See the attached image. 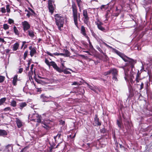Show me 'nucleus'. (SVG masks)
Here are the masks:
<instances>
[{
	"label": "nucleus",
	"instance_id": "obj_32",
	"mask_svg": "<svg viewBox=\"0 0 152 152\" xmlns=\"http://www.w3.org/2000/svg\"><path fill=\"white\" fill-rule=\"evenodd\" d=\"M122 122L119 121L118 120L117 121V124L118 125V127L120 128H121L122 127Z\"/></svg>",
	"mask_w": 152,
	"mask_h": 152
},
{
	"label": "nucleus",
	"instance_id": "obj_62",
	"mask_svg": "<svg viewBox=\"0 0 152 152\" xmlns=\"http://www.w3.org/2000/svg\"><path fill=\"white\" fill-rule=\"evenodd\" d=\"M98 50L101 53H103V52L102 51V50L101 49V48H97Z\"/></svg>",
	"mask_w": 152,
	"mask_h": 152
},
{
	"label": "nucleus",
	"instance_id": "obj_50",
	"mask_svg": "<svg viewBox=\"0 0 152 152\" xmlns=\"http://www.w3.org/2000/svg\"><path fill=\"white\" fill-rule=\"evenodd\" d=\"M120 12H121V11L119 10V12H118L117 13H114L113 14V15L115 16H116V17L118 16L119 15V14L120 13Z\"/></svg>",
	"mask_w": 152,
	"mask_h": 152
},
{
	"label": "nucleus",
	"instance_id": "obj_42",
	"mask_svg": "<svg viewBox=\"0 0 152 152\" xmlns=\"http://www.w3.org/2000/svg\"><path fill=\"white\" fill-rule=\"evenodd\" d=\"M5 77L3 76H0V83H2L4 80Z\"/></svg>",
	"mask_w": 152,
	"mask_h": 152
},
{
	"label": "nucleus",
	"instance_id": "obj_3",
	"mask_svg": "<svg viewBox=\"0 0 152 152\" xmlns=\"http://www.w3.org/2000/svg\"><path fill=\"white\" fill-rule=\"evenodd\" d=\"M56 25L57 26L58 30L61 31V28H63L64 22V17L60 14H57L54 15Z\"/></svg>",
	"mask_w": 152,
	"mask_h": 152
},
{
	"label": "nucleus",
	"instance_id": "obj_18",
	"mask_svg": "<svg viewBox=\"0 0 152 152\" xmlns=\"http://www.w3.org/2000/svg\"><path fill=\"white\" fill-rule=\"evenodd\" d=\"M19 108L22 110L24 107L27 106V103L26 102H22L19 103Z\"/></svg>",
	"mask_w": 152,
	"mask_h": 152
},
{
	"label": "nucleus",
	"instance_id": "obj_40",
	"mask_svg": "<svg viewBox=\"0 0 152 152\" xmlns=\"http://www.w3.org/2000/svg\"><path fill=\"white\" fill-rule=\"evenodd\" d=\"M91 33L92 35L95 38H96L97 37V35L93 31H91Z\"/></svg>",
	"mask_w": 152,
	"mask_h": 152
},
{
	"label": "nucleus",
	"instance_id": "obj_24",
	"mask_svg": "<svg viewBox=\"0 0 152 152\" xmlns=\"http://www.w3.org/2000/svg\"><path fill=\"white\" fill-rule=\"evenodd\" d=\"M114 69L115 68H111L108 71H107L106 72H105L104 73V75H110L111 73L112 74L113 72V71H114Z\"/></svg>",
	"mask_w": 152,
	"mask_h": 152
},
{
	"label": "nucleus",
	"instance_id": "obj_35",
	"mask_svg": "<svg viewBox=\"0 0 152 152\" xmlns=\"http://www.w3.org/2000/svg\"><path fill=\"white\" fill-rule=\"evenodd\" d=\"M3 111L4 112H8L11 111V108L9 107H8L4 108L3 109Z\"/></svg>",
	"mask_w": 152,
	"mask_h": 152
},
{
	"label": "nucleus",
	"instance_id": "obj_37",
	"mask_svg": "<svg viewBox=\"0 0 152 152\" xmlns=\"http://www.w3.org/2000/svg\"><path fill=\"white\" fill-rule=\"evenodd\" d=\"M28 9L29 11H30L32 12V13L34 14V16H35L37 15L36 13L32 9H31L30 7H28Z\"/></svg>",
	"mask_w": 152,
	"mask_h": 152
},
{
	"label": "nucleus",
	"instance_id": "obj_25",
	"mask_svg": "<svg viewBox=\"0 0 152 152\" xmlns=\"http://www.w3.org/2000/svg\"><path fill=\"white\" fill-rule=\"evenodd\" d=\"M47 80V79H46V80ZM36 81L38 83L42 84H45L48 83V82L46 80L44 81L41 80H37Z\"/></svg>",
	"mask_w": 152,
	"mask_h": 152
},
{
	"label": "nucleus",
	"instance_id": "obj_26",
	"mask_svg": "<svg viewBox=\"0 0 152 152\" xmlns=\"http://www.w3.org/2000/svg\"><path fill=\"white\" fill-rule=\"evenodd\" d=\"M67 69H69V70H70V71H72V69L69 68H66L64 70L61 69V70H62V71H61V72H63L64 74H70L71 72H70L68 71L67 70Z\"/></svg>",
	"mask_w": 152,
	"mask_h": 152
},
{
	"label": "nucleus",
	"instance_id": "obj_15",
	"mask_svg": "<svg viewBox=\"0 0 152 152\" xmlns=\"http://www.w3.org/2000/svg\"><path fill=\"white\" fill-rule=\"evenodd\" d=\"M48 9L49 12L51 15H52L54 12V7L53 4H48Z\"/></svg>",
	"mask_w": 152,
	"mask_h": 152
},
{
	"label": "nucleus",
	"instance_id": "obj_44",
	"mask_svg": "<svg viewBox=\"0 0 152 152\" xmlns=\"http://www.w3.org/2000/svg\"><path fill=\"white\" fill-rule=\"evenodd\" d=\"M33 69V67L32 66L31 68V70L30 71L29 73L28 74L29 76H30L31 77L32 75L33 74V72L32 71Z\"/></svg>",
	"mask_w": 152,
	"mask_h": 152
},
{
	"label": "nucleus",
	"instance_id": "obj_46",
	"mask_svg": "<svg viewBox=\"0 0 152 152\" xmlns=\"http://www.w3.org/2000/svg\"><path fill=\"white\" fill-rule=\"evenodd\" d=\"M44 126L42 125V126L43 127L46 128V129H48L49 128V126H48V124H47L44 123L43 124Z\"/></svg>",
	"mask_w": 152,
	"mask_h": 152
},
{
	"label": "nucleus",
	"instance_id": "obj_28",
	"mask_svg": "<svg viewBox=\"0 0 152 152\" xmlns=\"http://www.w3.org/2000/svg\"><path fill=\"white\" fill-rule=\"evenodd\" d=\"M14 31L15 34L17 36H19V33L16 27L14 26L13 27Z\"/></svg>",
	"mask_w": 152,
	"mask_h": 152
},
{
	"label": "nucleus",
	"instance_id": "obj_4",
	"mask_svg": "<svg viewBox=\"0 0 152 152\" xmlns=\"http://www.w3.org/2000/svg\"><path fill=\"white\" fill-rule=\"evenodd\" d=\"M28 118L31 121H34L38 123L41 122L42 117L40 115H39L37 113H34L29 114Z\"/></svg>",
	"mask_w": 152,
	"mask_h": 152
},
{
	"label": "nucleus",
	"instance_id": "obj_21",
	"mask_svg": "<svg viewBox=\"0 0 152 152\" xmlns=\"http://www.w3.org/2000/svg\"><path fill=\"white\" fill-rule=\"evenodd\" d=\"M7 135V132L5 130L0 129V136H4Z\"/></svg>",
	"mask_w": 152,
	"mask_h": 152
},
{
	"label": "nucleus",
	"instance_id": "obj_33",
	"mask_svg": "<svg viewBox=\"0 0 152 152\" xmlns=\"http://www.w3.org/2000/svg\"><path fill=\"white\" fill-rule=\"evenodd\" d=\"M3 26V28L5 30L8 29L9 28V26L7 24H4Z\"/></svg>",
	"mask_w": 152,
	"mask_h": 152
},
{
	"label": "nucleus",
	"instance_id": "obj_13",
	"mask_svg": "<svg viewBox=\"0 0 152 152\" xmlns=\"http://www.w3.org/2000/svg\"><path fill=\"white\" fill-rule=\"evenodd\" d=\"M117 72L118 71L115 68L113 72V79L115 81H117L118 80L117 78Z\"/></svg>",
	"mask_w": 152,
	"mask_h": 152
},
{
	"label": "nucleus",
	"instance_id": "obj_45",
	"mask_svg": "<svg viewBox=\"0 0 152 152\" xmlns=\"http://www.w3.org/2000/svg\"><path fill=\"white\" fill-rule=\"evenodd\" d=\"M8 23L10 24H11L12 23H13L14 22V20H12V19H10V18H9L8 19Z\"/></svg>",
	"mask_w": 152,
	"mask_h": 152
},
{
	"label": "nucleus",
	"instance_id": "obj_20",
	"mask_svg": "<svg viewBox=\"0 0 152 152\" xmlns=\"http://www.w3.org/2000/svg\"><path fill=\"white\" fill-rule=\"evenodd\" d=\"M16 123L18 128H20L23 125L22 122L19 119H17Z\"/></svg>",
	"mask_w": 152,
	"mask_h": 152
},
{
	"label": "nucleus",
	"instance_id": "obj_39",
	"mask_svg": "<svg viewBox=\"0 0 152 152\" xmlns=\"http://www.w3.org/2000/svg\"><path fill=\"white\" fill-rule=\"evenodd\" d=\"M107 8V7L106 5H102L100 7V9L103 10H105Z\"/></svg>",
	"mask_w": 152,
	"mask_h": 152
},
{
	"label": "nucleus",
	"instance_id": "obj_58",
	"mask_svg": "<svg viewBox=\"0 0 152 152\" xmlns=\"http://www.w3.org/2000/svg\"><path fill=\"white\" fill-rule=\"evenodd\" d=\"M78 83L77 82H74L72 84V85H77Z\"/></svg>",
	"mask_w": 152,
	"mask_h": 152
},
{
	"label": "nucleus",
	"instance_id": "obj_55",
	"mask_svg": "<svg viewBox=\"0 0 152 152\" xmlns=\"http://www.w3.org/2000/svg\"><path fill=\"white\" fill-rule=\"evenodd\" d=\"M108 12H107L106 13V14H105V17H106V20H108V17H108Z\"/></svg>",
	"mask_w": 152,
	"mask_h": 152
},
{
	"label": "nucleus",
	"instance_id": "obj_43",
	"mask_svg": "<svg viewBox=\"0 0 152 152\" xmlns=\"http://www.w3.org/2000/svg\"><path fill=\"white\" fill-rule=\"evenodd\" d=\"M45 62L48 66H50V62H49V61L47 59H45Z\"/></svg>",
	"mask_w": 152,
	"mask_h": 152
},
{
	"label": "nucleus",
	"instance_id": "obj_2",
	"mask_svg": "<svg viewBox=\"0 0 152 152\" xmlns=\"http://www.w3.org/2000/svg\"><path fill=\"white\" fill-rule=\"evenodd\" d=\"M72 16L75 25L77 28H78L77 22L78 18L80 20V14L78 13L77 6L74 1L72 2Z\"/></svg>",
	"mask_w": 152,
	"mask_h": 152
},
{
	"label": "nucleus",
	"instance_id": "obj_29",
	"mask_svg": "<svg viewBox=\"0 0 152 152\" xmlns=\"http://www.w3.org/2000/svg\"><path fill=\"white\" fill-rule=\"evenodd\" d=\"M10 105L12 106L15 107L17 106V102L16 101L13 100L10 102Z\"/></svg>",
	"mask_w": 152,
	"mask_h": 152
},
{
	"label": "nucleus",
	"instance_id": "obj_10",
	"mask_svg": "<svg viewBox=\"0 0 152 152\" xmlns=\"http://www.w3.org/2000/svg\"><path fill=\"white\" fill-rule=\"evenodd\" d=\"M40 98L43 102H48L51 100L52 97L49 96H47L44 94H42L40 96Z\"/></svg>",
	"mask_w": 152,
	"mask_h": 152
},
{
	"label": "nucleus",
	"instance_id": "obj_7",
	"mask_svg": "<svg viewBox=\"0 0 152 152\" xmlns=\"http://www.w3.org/2000/svg\"><path fill=\"white\" fill-rule=\"evenodd\" d=\"M62 53H59L57 52L54 53L53 54L55 56H58L59 55L61 56H69V52L68 50L64 48Z\"/></svg>",
	"mask_w": 152,
	"mask_h": 152
},
{
	"label": "nucleus",
	"instance_id": "obj_31",
	"mask_svg": "<svg viewBox=\"0 0 152 152\" xmlns=\"http://www.w3.org/2000/svg\"><path fill=\"white\" fill-rule=\"evenodd\" d=\"M6 100V98H1L0 99V105H3L5 102Z\"/></svg>",
	"mask_w": 152,
	"mask_h": 152
},
{
	"label": "nucleus",
	"instance_id": "obj_48",
	"mask_svg": "<svg viewBox=\"0 0 152 152\" xmlns=\"http://www.w3.org/2000/svg\"><path fill=\"white\" fill-rule=\"evenodd\" d=\"M140 90H142L144 86V83H143L142 82L141 83H140Z\"/></svg>",
	"mask_w": 152,
	"mask_h": 152
},
{
	"label": "nucleus",
	"instance_id": "obj_27",
	"mask_svg": "<svg viewBox=\"0 0 152 152\" xmlns=\"http://www.w3.org/2000/svg\"><path fill=\"white\" fill-rule=\"evenodd\" d=\"M28 35L31 37L33 38L34 37V32L32 30L28 31Z\"/></svg>",
	"mask_w": 152,
	"mask_h": 152
},
{
	"label": "nucleus",
	"instance_id": "obj_12",
	"mask_svg": "<svg viewBox=\"0 0 152 152\" xmlns=\"http://www.w3.org/2000/svg\"><path fill=\"white\" fill-rule=\"evenodd\" d=\"M13 145L12 144H9L5 147V151L8 152H12Z\"/></svg>",
	"mask_w": 152,
	"mask_h": 152
},
{
	"label": "nucleus",
	"instance_id": "obj_6",
	"mask_svg": "<svg viewBox=\"0 0 152 152\" xmlns=\"http://www.w3.org/2000/svg\"><path fill=\"white\" fill-rule=\"evenodd\" d=\"M83 21L84 23L88 25L89 20V18L88 16L87 11V10H83Z\"/></svg>",
	"mask_w": 152,
	"mask_h": 152
},
{
	"label": "nucleus",
	"instance_id": "obj_14",
	"mask_svg": "<svg viewBox=\"0 0 152 152\" xmlns=\"http://www.w3.org/2000/svg\"><path fill=\"white\" fill-rule=\"evenodd\" d=\"M83 51L91 56L94 55L96 53V51L94 48H90L89 50L84 51Z\"/></svg>",
	"mask_w": 152,
	"mask_h": 152
},
{
	"label": "nucleus",
	"instance_id": "obj_64",
	"mask_svg": "<svg viewBox=\"0 0 152 152\" xmlns=\"http://www.w3.org/2000/svg\"><path fill=\"white\" fill-rule=\"evenodd\" d=\"M48 55H49L50 56H52V54L50 53L49 52H48Z\"/></svg>",
	"mask_w": 152,
	"mask_h": 152
},
{
	"label": "nucleus",
	"instance_id": "obj_47",
	"mask_svg": "<svg viewBox=\"0 0 152 152\" xmlns=\"http://www.w3.org/2000/svg\"><path fill=\"white\" fill-rule=\"evenodd\" d=\"M55 2L54 0H48V4H53Z\"/></svg>",
	"mask_w": 152,
	"mask_h": 152
},
{
	"label": "nucleus",
	"instance_id": "obj_61",
	"mask_svg": "<svg viewBox=\"0 0 152 152\" xmlns=\"http://www.w3.org/2000/svg\"><path fill=\"white\" fill-rule=\"evenodd\" d=\"M26 149V148H23L22 149L21 151H20V152H24V150H25Z\"/></svg>",
	"mask_w": 152,
	"mask_h": 152
},
{
	"label": "nucleus",
	"instance_id": "obj_5",
	"mask_svg": "<svg viewBox=\"0 0 152 152\" xmlns=\"http://www.w3.org/2000/svg\"><path fill=\"white\" fill-rule=\"evenodd\" d=\"M95 24L97 25V27L99 29L103 32H106V29L102 26V25L104 24L98 18H97L96 19Z\"/></svg>",
	"mask_w": 152,
	"mask_h": 152
},
{
	"label": "nucleus",
	"instance_id": "obj_30",
	"mask_svg": "<svg viewBox=\"0 0 152 152\" xmlns=\"http://www.w3.org/2000/svg\"><path fill=\"white\" fill-rule=\"evenodd\" d=\"M61 136V134L60 133H58V134L54 137V139L55 141L56 142L57 139H58V140L60 139V137Z\"/></svg>",
	"mask_w": 152,
	"mask_h": 152
},
{
	"label": "nucleus",
	"instance_id": "obj_52",
	"mask_svg": "<svg viewBox=\"0 0 152 152\" xmlns=\"http://www.w3.org/2000/svg\"><path fill=\"white\" fill-rule=\"evenodd\" d=\"M10 51V50L9 49H7L6 50H5L4 52L2 53L3 54H4V53H9Z\"/></svg>",
	"mask_w": 152,
	"mask_h": 152
},
{
	"label": "nucleus",
	"instance_id": "obj_16",
	"mask_svg": "<svg viewBox=\"0 0 152 152\" xmlns=\"http://www.w3.org/2000/svg\"><path fill=\"white\" fill-rule=\"evenodd\" d=\"M94 122L98 126L101 125V123L99 121V119L98 118V116L96 115H95V117L94 118Z\"/></svg>",
	"mask_w": 152,
	"mask_h": 152
},
{
	"label": "nucleus",
	"instance_id": "obj_60",
	"mask_svg": "<svg viewBox=\"0 0 152 152\" xmlns=\"http://www.w3.org/2000/svg\"><path fill=\"white\" fill-rule=\"evenodd\" d=\"M61 66H62V69H63L65 67V66H64V63H61Z\"/></svg>",
	"mask_w": 152,
	"mask_h": 152
},
{
	"label": "nucleus",
	"instance_id": "obj_34",
	"mask_svg": "<svg viewBox=\"0 0 152 152\" xmlns=\"http://www.w3.org/2000/svg\"><path fill=\"white\" fill-rule=\"evenodd\" d=\"M76 1L78 6L80 7V6H81V4L82 3V1L81 0H76Z\"/></svg>",
	"mask_w": 152,
	"mask_h": 152
},
{
	"label": "nucleus",
	"instance_id": "obj_9",
	"mask_svg": "<svg viewBox=\"0 0 152 152\" xmlns=\"http://www.w3.org/2000/svg\"><path fill=\"white\" fill-rule=\"evenodd\" d=\"M50 66H52L55 69L59 72H61L62 71L61 69L57 66L54 61H52L50 62Z\"/></svg>",
	"mask_w": 152,
	"mask_h": 152
},
{
	"label": "nucleus",
	"instance_id": "obj_59",
	"mask_svg": "<svg viewBox=\"0 0 152 152\" xmlns=\"http://www.w3.org/2000/svg\"><path fill=\"white\" fill-rule=\"evenodd\" d=\"M144 34L143 32H142L139 35V37H142L144 35Z\"/></svg>",
	"mask_w": 152,
	"mask_h": 152
},
{
	"label": "nucleus",
	"instance_id": "obj_36",
	"mask_svg": "<svg viewBox=\"0 0 152 152\" xmlns=\"http://www.w3.org/2000/svg\"><path fill=\"white\" fill-rule=\"evenodd\" d=\"M26 16L28 18H29L31 16H34V14L32 13H31L29 11H28V13L26 14Z\"/></svg>",
	"mask_w": 152,
	"mask_h": 152
},
{
	"label": "nucleus",
	"instance_id": "obj_8",
	"mask_svg": "<svg viewBox=\"0 0 152 152\" xmlns=\"http://www.w3.org/2000/svg\"><path fill=\"white\" fill-rule=\"evenodd\" d=\"M23 30L24 32L29 29L30 28V25L26 21H24L22 23Z\"/></svg>",
	"mask_w": 152,
	"mask_h": 152
},
{
	"label": "nucleus",
	"instance_id": "obj_11",
	"mask_svg": "<svg viewBox=\"0 0 152 152\" xmlns=\"http://www.w3.org/2000/svg\"><path fill=\"white\" fill-rule=\"evenodd\" d=\"M81 33L85 37L89 39V37L86 34L85 27L83 26L81 27Z\"/></svg>",
	"mask_w": 152,
	"mask_h": 152
},
{
	"label": "nucleus",
	"instance_id": "obj_54",
	"mask_svg": "<svg viewBox=\"0 0 152 152\" xmlns=\"http://www.w3.org/2000/svg\"><path fill=\"white\" fill-rule=\"evenodd\" d=\"M28 52L27 51H25L24 53V58H25L27 57V55Z\"/></svg>",
	"mask_w": 152,
	"mask_h": 152
},
{
	"label": "nucleus",
	"instance_id": "obj_49",
	"mask_svg": "<svg viewBox=\"0 0 152 152\" xmlns=\"http://www.w3.org/2000/svg\"><path fill=\"white\" fill-rule=\"evenodd\" d=\"M1 11L2 13H5L6 12V10L4 7H2L1 8Z\"/></svg>",
	"mask_w": 152,
	"mask_h": 152
},
{
	"label": "nucleus",
	"instance_id": "obj_19",
	"mask_svg": "<svg viewBox=\"0 0 152 152\" xmlns=\"http://www.w3.org/2000/svg\"><path fill=\"white\" fill-rule=\"evenodd\" d=\"M30 50V55L31 57L33 56L36 53V51L34 48H29Z\"/></svg>",
	"mask_w": 152,
	"mask_h": 152
},
{
	"label": "nucleus",
	"instance_id": "obj_41",
	"mask_svg": "<svg viewBox=\"0 0 152 152\" xmlns=\"http://www.w3.org/2000/svg\"><path fill=\"white\" fill-rule=\"evenodd\" d=\"M22 43H23L21 48H23V47L24 46V48H27V45H25L26 42H23Z\"/></svg>",
	"mask_w": 152,
	"mask_h": 152
},
{
	"label": "nucleus",
	"instance_id": "obj_23",
	"mask_svg": "<svg viewBox=\"0 0 152 152\" xmlns=\"http://www.w3.org/2000/svg\"><path fill=\"white\" fill-rule=\"evenodd\" d=\"M88 87L91 90L94 91L95 92H96V87L94 86H91L89 85L88 83H86Z\"/></svg>",
	"mask_w": 152,
	"mask_h": 152
},
{
	"label": "nucleus",
	"instance_id": "obj_53",
	"mask_svg": "<svg viewBox=\"0 0 152 152\" xmlns=\"http://www.w3.org/2000/svg\"><path fill=\"white\" fill-rule=\"evenodd\" d=\"M60 124L61 125H64L65 124V121L61 120L59 121Z\"/></svg>",
	"mask_w": 152,
	"mask_h": 152
},
{
	"label": "nucleus",
	"instance_id": "obj_51",
	"mask_svg": "<svg viewBox=\"0 0 152 152\" xmlns=\"http://www.w3.org/2000/svg\"><path fill=\"white\" fill-rule=\"evenodd\" d=\"M19 46V44L18 43H16L14 44L13 48H18Z\"/></svg>",
	"mask_w": 152,
	"mask_h": 152
},
{
	"label": "nucleus",
	"instance_id": "obj_56",
	"mask_svg": "<svg viewBox=\"0 0 152 152\" xmlns=\"http://www.w3.org/2000/svg\"><path fill=\"white\" fill-rule=\"evenodd\" d=\"M23 71V68H20L19 69L18 72L20 73H21Z\"/></svg>",
	"mask_w": 152,
	"mask_h": 152
},
{
	"label": "nucleus",
	"instance_id": "obj_22",
	"mask_svg": "<svg viewBox=\"0 0 152 152\" xmlns=\"http://www.w3.org/2000/svg\"><path fill=\"white\" fill-rule=\"evenodd\" d=\"M18 81V75H16L13 78L12 83L14 86L17 85V82Z\"/></svg>",
	"mask_w": 152,
	"mask_h": 152
},
{
	"label": "nucleus",
	"instance_id": "obj_57",
	"mask_svg": "<svg viewBox=\"0 0 152 152\" xmlns=\"http://www.w3.org/2000/svg\"><path fill=\"white\" fill-rule=\"evenodd\" d=\"M0 42H5L4 40V39L0 38Z\"/></svg>",
	"mask_w": 152,
	"mask_h": 152
},
{
	"label": "nucleus",
	"instance_id": "obj_38",
	"mask_svg": "<svg viewBox=\"0 0 152 152\" xmlns=\"http://www.w3.org/2000/svg\"><path fill=\"white\" fill-rule=\"evenodd\" d=\"M10 6L9 5H7L6 6V10H7V12L8 13H10Z\"/></svg>",
	"mask_w": 152,
	"mask_h": 152
},
{
	"label": "nucleus",
	"instance_id": "obj_1",
	"mask_svg": "<svg viewBox=\"0 0 152 152\" xmlns=\"http://www.w3.org/2000/svg\"><path fill=\"white\" fill-rule=\"evenodd\" d=\"M112 51L119 56L125 62H127L126 66L121 67L124 70L125 73L124 78L127 82H130L132 84L134 83L133 79L135 73L133 71V69L136 63V61L130 58L123 53L118 51L114 48H112Z\"/></svg>",
	"mask_w": 152,
	"mask_h": 152
},
{
	"label": "nucleus",
	"instance_id": "obj_17",
	"mask_svg": "<svg viewBox=\"0 0 152 152\" xmlns=\"http://www.w3.org/2000/svg\"><path fill=\"white\" fill-rule=\"evenodd\" d=\"M135 80L136 82V84L137 85H140V83H141L142 82L141 81V79L140 78L138 75V74H137Z\"/></svg>",
	"mask_w": 152,
	"mask_h": 152
},
{
	"label": "nucleus",
	"instance_id": "obj_63",
	"mask_svg": "<svg viewBox=\"0 0 152 152\" xmlns=\"http://www.w3.org/2000/svg\"><path fill=\"white\" fill-rule=\"evenodd\" d=\"M119 10H119L118 9L117 7H116L115 9V11L116 12H119Z\"/></svg>",
	"mask_w": 152,
	"mask_h": 152
}]
</instances>
